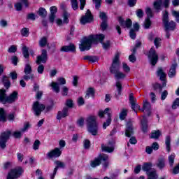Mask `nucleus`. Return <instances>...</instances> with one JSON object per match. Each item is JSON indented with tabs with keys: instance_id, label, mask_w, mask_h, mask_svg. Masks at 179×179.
<instances>
[{
	"instance_id": "1",
	"label": "nucleus",
	"mask_w": 179,
	"mask_h": 179,
	"mask_svg": "<svg viewBox=\"0 0 179 179\" xmlns=\"http://www.w3.org/2000/svg\"><path fill=\"white\" fill-rule=\"evenodd\" d=\"M104 34H97V35H90L88 37H85L80 41V44L79 45V48L80 51H89L92 48V44L93 43H101L103 44V48L104 50H108L111 43L110 41L103 43V40L105 38Z\"/></svg>"
},
{
	"instance_id": "2",
	"label": "nucleus",
	"mask_w": 179,
	"mask_h": 179,
	"mask_svg": "<svg viewBox=\"0 0 179 179\" xmlns=\"http://www.w3.org/2000/svg\"><path fill=\"white\" fill-rule=\"evenodd\" d=\"M121 67V62H120V53L117 52L115 55L111 66L110 67V72L115 75V79L120 80V79H124L125 73L120 71Z\"/></svg>"
},
{
	"instance_id": "3",
	"label": "nucleus",
	"mask_w": 179,
	"mask_h": 179,
	"mask_svg": "<svg viewBox=\"0 0 179 179\" xmlns=\"http://www.w3.org/2000/svg\"><path fill=\"white\" fill-rule=\"evenodd\" d=\"M163 23L166 31V38H170V31H173L176 29V22L174 21L169 22V13L167 11H165L163 15Z\"/></svg>"
},
{
	"instance_id": "4",
	"label": "nucleus",
	"mask_w": 179,
	"mask_h": 179,
	"mask_svg": "<svg viewBox=\"0 0 179 179\" xmlns=\"http://www.w3.org/2000/svg\"><path fill=\"white\" fill-rule=\"evenodd\" d=\"M87 127L90 134H92L94 136H96L99 132V126H97V122L96 121V117L90 116L87 119Z\"/></svg>"
},
{
	"instance_id": "5",
	"label": "nucleus",
	"mask_w": 179,
	"mask_h": 179,
	"mask_svg": "<svg viewBox=\"0 0 179 179\" xmlns=\"http://www.w3.org/2000/svg\"><path fill=\"white\" fill-rule=\"evenodd\" d=\"M110 110L111 109H110V108H106L104 110H99L98 113V115L100 118H104V115H106L108 116L106 122L103 124V129H106L107 127H109L110 124H111V113L109 112Z\"/></svg>"
},
{
	"instance_id": "6",
	"label": "nucleus",
	"mask_w": 179,
	"mask_h": 179,
	"mask_svg": "<svg viewBox=\"0 0 179 179\" xmlns=\"http://www.w3.org/2000/svg\"><path fill=\"white\" fill-rule=\"evenodd\" d=\"M108 155L106 154H102L99 155L98 158H96L93 161H91L90 166L93 169L97 167V166H100L101 164V162H108Z\"/></svg>"
},
{
	"instance_id": "7",
	"label": "nucleus",
	"mask_w": 179,
	"mask_h": 179,
	"mask_svg": "<svg viewBox=\"0 0 179 179\" xmlns=\"http://www.w3.org/2000/svg\"><path fill=\"white\" fill-rule=\"evenodd\" d=\"M115 148V139L114 138H112L108 141V145H106L104 144L101 145V149L103 152H106L107 153H113V152H114Z\"/></svg>"
},
{
	"instance_id": "8",
	"label": "nucleus",
	"mask_w": 179,
	"mask_h": 179,
	"mask_svg": "<svg viewBox=\"0 0 179 179\" xmlns=\"http://www.w3.org/2000/svg\"><path fill=\"white\" fill-rule=\"evenodd\" d=\"M11 134L10 131H6L1 134L0 136V147L1 149L6 148V142H8V139H9Z\"/></svg>"
},
{
	"instance_id": "9",
	"label": "nucleus",
	"mask_w": 179,
	"mask_h": 179,
	"mask_svg": "<svg viewBox=\"0 0 179 179\" xmlns=\"http://www.w3.org/2000/svg\"><path fill=\"white\" fill-rule=\"evenodd\" d=\"M148 58L152 66H155V65L157 64V61H159V55H157V53L156 52V50H155V48H152L150 50V52L148 54Z\"/></svg>"
},
{
	"instance_id": "10",
	"label": "nucleus",
	"mask_w": 179,
	"mask_h": 179,
	"mask_svg": "<svg viewBox=\"0 0 179 179\" xmlns=\"http://www.w3.org/2000/svg\"><path fill=\"white\" fill-rule=\"evenodd\" d=\"M93 22V15L90 10H87L85 15H83L80 20L81 24H86L87 23H92Z\"/></svg>"
},
{
	"instance_id": "11",
	"label": "nucleus",
	"mask_w": 179,
	"mask_h": 179,
	"mask_svg": "<svg viewBox=\"0 0 179 179\" xmlns=\"http://www.w3.org/2000/svg\"><path fill=\"white\" fill-rule=\"evenodd\" d=\"M57 82L58 83L52 82L50 84L51 87H52L55 93H59V85H66V80L64 78H57Z\"/></svg>"
},
{
	"instance_id": "12",
	"label": "nucleus",
	"mask_w": 179,
	"mask_h": 179,
	"mask_svg": "<svg viewBox=\"0 0 179 179\" xmlns=\"http://www.w3.org/2000/svg\"><path fill=\"white\" fill-rule=\"evenodd\" d=\"M22 173H23L22 168L13 169L8 173L7 179H17L22 176Z\"/></svg>"
},
{
	"instance_id": "13",
	"label": "nucleus",
	"mask_w": 179,
	"mask_h": 179,
	"mask_svg": "<svg viewBox=\"0 0 179 179\" xmlns=\"http://www.w3.org/2000/svg\"><path fill=\"white\" fill-rule=\"evenodd\" d=\"M32 71L33 70L31 69V66H30L29 64H27L24 69V73L25 75L23 76V80H29L30 79H34V74H31Z\"/></svg>"
},
{
	"instance_id": "14",
	"label": "nucleus",
	"mask_w": 179,
	"mask_h": 179,
	"mask_svg": "<svg viewBox=\"0 0 179 179\" xmlns=\"http://www.w3.org/2000/svg\"><path fill=\"white\" fill-rule=\"evenodd\" d=\"M32 108L34 110V115L38 116L41 114V112L45 110V106L40 103L38 101H36L34 103Z\"/></svg>"
},
{
	"instance_id": "15",
	"label": "nucleus",
	"mask_w": 179,
	"mask_h": 179,
	"mask_svg": "<svg viewBox=\"0 0 179 179\" xmlns=\"http://www.w3.org/2000/svg\"><path fill=\"white\" fill-rule=\"evenodd\" d=\"M47 59H48V55L47 54V50L45 49H43L41 50V55L37 56L36 57V64L37 65H40V64H45L47 62Z\"/></svg>"
},
{
	"instance_id": "16",
	"label": "nucleus",
	"mask_w": 179,
	"mask_h": 179,
	"mask_svg": "<svg viewBox=\"0 0 179 179\" xmlns=\"http://www.w3.org/2000/svg\"><path fill=\"white\" fill-rule=\"evenodd\" d=\"M129 101L131 106V110H133V111L136 114L138 113L136 110H141V106L139 104L136 103V99L134 97V95L130 94L129 97Z\"/></svg>"
},
{
	"instance_id": "17",
	"label": "nucleus",
	"mask_w": 179,
	"mask_h": 179,
	"mask_svg": "<svg viewBox=\"0 0 179 179\" xmlns=\"http://www.w3.org/2000/svg\"><path fill=\"white\" fill-rule=\"evenodd\" d=\"M157 76H158V78H159L160 80L163 82V87H166V86L167 85V83L166 82V76H167V75L166 74V73H164V71L162 67L158 68L157 71Z\"/></svg>"
},
{
	"instance_id": "18",
	"label": "nucleus",
	"mask_w": 179,
	"mask_h": 179,
	"mask_svg": "<svg viewBox=\"0 0 179 179\" xmlns=\"http://www.w3.org/2000/svg\"><path fill=\"white\" fill-rule=\"evenodd\" d=\"M118 22L120 26H122V27H123L124 29H129L131 26H132V21L131 20V19H127L126 20H124L122 17H119Z\"/></svg>"
},
{
	"instance_id": "19",
	"label": "nucleus",
	"mask_w": 179,
	"mask_h": 179,
	"mask_svg": "<svg viewBox=\"0 0 179 179\" xmlns=\"http://www.w3.org/2000/svg\"><path fill=\"white\" fill-rule=\"evenodd\" d=\"M19 93L16 91H13L9 96H7V104H12L15 103L17 99H19Z\"/></svg>"
},
{
	"instance_id": "20",
	"label": "nucleus",
	"mask_w": 179,
	"mask_h": 179,
	"mask_svg": "<svg viewBox=\"0 0 179 179\" xmlns=\"http://www.w3.org/2000/svg\"><path fill=\"white\" fill-rule=\"evenodd\" d=\"M62 154V151L61 150V149L55 148L53 150L49 152L47 154V156L48 157H49V159H52V157H59Z\"/></svg>"
},
{
	"instance_id": "21",
	"label": "nucleus",
	"mask_w": 179,
	"mask_h": 179,
	"mask_svg": "<svg viewBox=\"0 0 179 179\" xmlns=\"http://www.w3.org/2000/svg\"><path fill=\"white\" fill-rule=\"evenodd\" d=\"M55 163L57 166L54 169L53 174L50 175L51 179H54L55 178V175L57 174V172L58 171V169H65V163H64L61 161H56Z\"/></svg>"
},
{
	"instance_id": "22",
	"label": "nucleus",
	"mask_w": 179,
	"mask_h": 179,
	"mask_svg": "<svg viewBox=\"0 0 179 179\" xmlns=\"http://www.w3.org/2000/svg\"><path fill=\"white\" fill-rule=\"evenodd\" d=\"M76 50V48L75 47V45L71 43L69 45H64L62 47L60 51H62V52H74Z\"/></svg>"
},
{
	"instance_id": "23",
	"label": "nucleus",
	"mask_w": 179,
	"mask_h": 179,
	"mask_svg": "<svg viewBox=\"0 0 179 179\" xmlns=\"http://www.w3.org/2000/svg\"><path fill=\"white\" fill-rule=\"evenodd\" d=\"M68 107H64L62 110V111H59L57 113V120H62V118H65V117H68L69 115V113H68L69 111Z\"/></svg>"
},
{
	"instance_id": "24",
	"label": "nucleus",
	"mask_w": 179,
	"mask_h": 179,
	"mask_svg": "<svg viewBox=\"0 0 179 179\" xmlns=\"http://www.w3.org/2000/svg\"><path fill=\"white\" fill-rule=\"evenodd\" d=\"M8 95L6 94V90H0V103L1 104H7Z\"/></svg>"
},
{
	"instance_id": "25",
	"label": "nucleus",
	"mask_w": 179,
	"mask_h": 179,
	"mask_svg": "<svg viewBox=\"0 0 179 179\" xmlns=\"http://www.w3.org/2000/svg\"><path fill=\"white\" fill-rule=\"evenodd\" d=\"M142 111H145V113H148V115H150V111H152V106L149 101H143Z\"/></svg>"
},
{
	"instance_id": "26",
	"label": "nucleus",
	"mask_w": 179,
	"mask_h": 179,
	"mask_svg": "<svg viewBox=\"0 0 179 179\" xmlns=\"http://www.w3.org/2000/svg\"><path fill=\"white\" fill-rule=\"evenodd\" d=\"M132 134H134V127H132V123L128 122L127 124L125 136H127V138H131V135H132Z\"/></svg>"
},
{
	"instance_id": "27",
	"label": "nucleus",
	"mask_w": 179,
	"mask_h": 179,
	"mask_svg": "<svg viewBox=\"0 0 179 179\" xmlns=\"http://www.w3.org/2000/svg\"><path fill=\"white\" fill-rule=\"evenodd\" d=\"M21 3H17L15 5V8L16 10H22V3L25 6V8L29 7V1L28 0H20Z\"/></svg>"
},
{
	"instance_id": "28",
	"label": "nucleus",
	"mask_w": 179,
	"mask_h": 179,
	"mask_svg": "<svg viewBox=\"0 0 179 179\" xmlns=\"http://www.w3.org/2000/svg\"><path fill=\"white\" fill-rule=\"evenodd\" d=\"M115 86L117 87V90L115 96L116 99H118L119 96H121V93L122 92V83H121V81H117L115 83Z\"/></svg>"
},
{
	"instance_id": "29",
	"label": "nucleus",
	"mask_w": 179,
	"mask_h": 179,
	"mask_svg": "<svg viewBox=\"0 0 179 179\" xmlns=\"http://www.w3.org/2000/svg\"><path fill=\"white\" fill-rule=\"evenodd\" d=\"M155 165L159 170H163L166 167V159L164 158H159L157 161Z\"/></svg>"
},
{
	"instance_id": "30",
	"label": "nucleus",
	"mask_w": 179,
	"mask_h": 179,
	"mask_svg": "<svg viewBox=\"0 0 179 179\" xmlns=\"http://www.w3.org/2000/svg\"><path fill=\"white\" fill-rule=\"evenodd\" d=\"M165 145L168 153H170L171 150V137L170 136H166L165 139Z\"/></svg>"
},
{
	"instance_id": "31",
	"label": "nucleus",
	"mask_w": 179,
	"mask_h": 179,
	"mask_svg": "<svg viewBox=\"0 0 179 179\" xmlns=\"http://www.w3.org/2000/svg\"><path fill=\"white\" fill-rule=\"evenodd\" d=\"M127 115H128V109L122 108L119 114L120 120H121V121H124V120L127 118Z\"/></svg>"
},
{
	"instance_id": "32",
	"label": "nucleus",
	"mask_w": 179,
	"mask_h": 179,
	"mask_svg": "<svg viewBox=\"0 0 179 179\" xmlns=\"http://www.w3.org/2000/svg\"><path fill=\"white\" fill-rule=\"evenodd\" d=\"M1 80L6 89H9L10 87V81L9 80L8 77H7L6 76H3Z\"/></svg>"
},
{
	"instance_id": "33",
	"label": "nucleus",
	"mask_w": 179,
	"mask_h": 179,
	"mask_svg": "<svg viewBox=\"0 0 179 179\" xmlns=\"http://www.w3.org/2000/svg\"><path fill=\"white\" fill-rule=\"evenodd\" d=\"M141 125L143 132H148V119L145 116L143 117V120H141Z\"/></svg>"
},
{
	"instance_id": "34",
	"label": "nucleus",
	"mask_w": 179,
	"mask_h": 179,
	"mask_svg": "<svg viewBox=\"0 0 179 179\" xmlns=\"http://www.w3.org/2000/svg\"><path fill=\"white\" fill-rule=\"evenodd\" d=\"M153 166V164L151 162H147L143 164L142 166V170L143 171H146V173H150V169Z\"/></svg>"
},
{
	"instance_id": "35",
	"label": "nucleus",
	"mask_w": 179,
	"mask_h": 179,
	"mask_svg": "<svg viewBox=\"0 0 179 179\" xmlns=\"http://www.w3.org/2000/svg\"><path fill=\"white\" fill-rule=\"evenodd\" d=\"M0 121L6 122V112L3 108H0Z\"/></svg>"
},
{
	"instance_id": "36",
	"label": "nucleus",
	"mask_w": 179,
	"mask_h": 179,
	"mask_svg": "<svg viewBox=\"0 0 179 179\" xmlns=\"http://www.w3.org/2000/svg\"><path fill=\"white\" fill-rule=\"evenodd\" d=\"M176 68H177V64H172L169 73V78L176 76Z\"/></svg>"
},
{
	"instance_id": "37",
	"label": "nucleus",
	"mask_w": 179,
	"mask_h": 179,
	"mask_svg": "<svg viewBox=\"0 0 179 179\" xmlns=\"http://www.w3.org/2000/svg\"><path fill=\"white\" fill-rule=\"evenodd\" d=\"M176 159V154L172 153L171 155L168 157V162L170 167H173L174 166V160Z\"/></svg>"
},
{
	"instance_id": "38",
	"label": "nucleus",
	"mask_w": 179,
	"mask_h": 179,
	"mask_svg": "<svg viewBox=\"0 0 179 179\" xmlns=\"http://www.w3.org/2000/svg\"><path fill=\"white\" fill-rule=\"evenodd\" d=\"M160 135H162V133L159 130L153 131L151 134L150 138L151 139H159V138H160Z\"/></svg>"
},
{
	"instance_id": "39",
	"label": "nucleus",
	"mask_w": 179,
	"mask_h": 179,
	"mask_svg": "<svg viewBox=\"0 0 179 179\" xmlns=\"http://www.w3.org/2000/svg\"><path fill=\"white\" fill-rule=\"evenodd\" d=\"M163 3V1L162 0H157L154 2V8L156 10H160L162 8V5Z\"/></svg>"
},
{
	"instance_id": "40",
	"label": "nucleus",
	"mask_w": 179,
	"mask_h": 179,
	"mask_svg": "<svg viewBox=\"0 0 179 179\" xmlns=\"http://www.w3.org/2000/svg\"><path fill=\"white\" fill-rule=\"evenodd\" d=\"M83 59L90 61V62H97L99 58L96 56H85L84 57Z\"/></svg>"
},
{
	"instance_id": "41",
	"label": "nucleus",
	"mask_w": 179,
	"mask_h": 179,
	"mask_svg": "<svg viewBox=\"0 0 179 179\" xmlns=\"http://www.w3.org/2000/svg\"><path fill=\"white\" fill-rule=\"evenodd\" d=\"M38 15H39L41 17H45V16H47V10L45 8L41 7L38 10Z\"/></svg>"
},
{
	"instance_id": "42",
	"label": "nucleus",
	"mask_w": 179,
	"mask_h": 179,
	"mask_svg": "<svg viewBox=\"0 0 179 179\" xmlns=\"http://www.w3.org/2000/svg\"><path fill=\"white\" fill-rule=\"evenodd\" d=\"M90 97H94V90L93 88L88 89L85 94V99H89Z\"/></svg>"
},
{
	"instance_id": "43",
	"label": "nucleus",
	"mask_w": 179,
	"mask_h": 179,
	"mask_svg": "<svg viewBox=\"0 0 179 179\" xmlns=\"http://www.w3.org/2000/svg\"><path fill=\"white\" fill-rule=\"evenodd\" d=\"M20 33L22 37H29V34H30L29 28H23L22 29H21Z\"/></svg>"
},
{
	"instance_id": "44",
	"label": "nucleus",
	"mask_w": 179,
	"mask_h": 179,
	"mask_svg": "<svg viewBox=\"0 0 179 179\" xmlns=\"http://www.w3.org/2000/svg\"><path fill=\"white\" fill-rule=\"evenodd\" d=\"M47 44H48V39L46 37H43L39 41L40 47H42V48L45 47V45H47Z\"/></svg>"
},
{
	"instance_id": "45",
	"label": "nucleus",
	"mask_w": 179,
	"mask_h": 179,
	"mask_svg": "<svg viewBox=\"0 0 179 179\" xmlns=\"http://www.w3.org/2000/svg\"><path fill=\"white\" fill-rule=\"evenodd\" d=\"M145 13L147 15V18L150 19V17H153V11L152 8L148 7L145 9Z\"/></svg>"
},
{
	"instance_id": "46",
	"label": "nucleus",
	"mask_w": 179,
	"mask_h": 179,
	"mask_svg": "<svg viewBox=\"0 0 179 179\" xmlns=\"http://www.w3.org/2000/svg\"><path fill=\"white\" fill-rule=\"evenodd\" d=\"M144 29H149L150 26H152V21H150V18H146L144 22Z\"/></svg>"
},
{
	"instance_id": "47",
	"label": "nucleus",
	"mask_w": 179,
	"mask_h": 179,
	"mask_svg": "<svg viewBox=\"0 0 179 179\" xmlns=\"http://www.w3.org/2000/svg\"><path fill=\"white\" fill-rule=\"evenodd\" d=\"M69 13H68L67 12H64L63 13V23H66V24H68L69 23Z\"/></svg>"
},
{
	"instance_id": "48",
	"label": "nucleus",
	"mask_w": 179,
	"mask_h": 179,
	"mask_svg": "<svg viewBox=\"0 0 179 179\" xmlns=\"http://www.w3.org/2000/svg\"><path fill=\"white\" fill-rule=\"evenodd\" d=\"M22 54L25 58H29V48H27L26 46L22 47Z\"/></svg>"
},
{
	"instance_id": "49",
	"label": "nucleus",
	"mask_w": 179,
	"mask_h": 179,
	"mask_svg": "<svg viewBox=\"0 0 179 179\" xmlns=\"http://www.w3.org/2000/svg\"><path fill=\"white\" fill-rule=\"evenodd\" d=\"M40 145H41V143L38 140H36L33 144L34 150H38L40 149Z\"/></svg>"
},
{
	"instance_id": "50",
	"label": "nucleus",
	"mask_w": 179,
	"mask_h": 179,
	"mask_svg": "<svg viewBox=\"0 0 179 179\" xmlns=\"http://www.w3.org/2000/svg\"><path fill=\"white\" fill-rule=\"evenodd\" d=\"M141 45H142V42H141L139 41H136L135 47L131 50L132 52L134 54H135L136 52L137 48H139V47H141Z\"/></svg>"
},
{
	"instance_id": "51",
	"label": "nucleus",
	"mask_w": 179,
	"mask_h": 179,
	"mask_svg": "<svg viewBox=\"0 0 179 179\" xmlns=\"http://www.w3.org/2000/svg\"><path fill=\"white\" fill-rule=\"evenodd\" d=\"M122 68L124 72H126L127 73L131 71V68H129V65L127 64V63H122Z\"/></svg>"
},
{
	"instance_id": "52",
	"label": "nucleus",
	"mask_w": 179,
	"mask_h": 179,
	"mask_svg": "<svg viewBox=\"0 0 179 179\" xmlns=\"http://www.w3.org/2000/svg\"><path fill=\"white\" fill-rule=\"evenodd\" d=\"M71 6L73 10H76L79 8V6H78V0H71Z\"/></svg>"
},
{
	"instance_id": "53",
	"label": "nucleus",
	"mask_w": 179,
	"mask_h": 179,
	"mask_svg": "<svg viewBox=\"0 0 179 179\" xmlns=\"http://www.w3.org/2000/svg\"><path fill=\"white\" fill-rule=\"evenodd\" d=\"M13 136H14L15 138L19 139L22 138V131H16L13 133Z\"/></svg>"
},
{
	"instance_id": "54",
	"label": "nucleus",
	"mask_w": 179,
	"mask_h": 179,
	"mask_svg": "<svg viewBox=\"0 0 179 179\" xmlns=\"http://www.w3.org/2000/svg\"><path fill=\"white\" fill-rule=\"evenodd\" d=\"M37 72L38 73H40V75H43V73H44V65L39 64L37 68Z\"/></svg>"
},
{
	"instance_id": "55",
	"label": "nucleus",
	"mask_w": 179,
	"mask_h": 179,
	"mask_svg": "<svg viewBox=\"0 0 179 179\" xmlns=\"http://www.w3.org/2000/svg\"><path fill=\"white\" fill-rule=\"evenodd\" d=\"M163 85H160L159 83H155L154 85V89L155 90H159V92H162V90H163Z\"/></svg>"
},
{
	"instance_id": "56",
	"label": "nucleus",
	"mask_w": 179,
	"mask_h": 179,
	"mask_svg": "<svg viewBox=\"0 0 179 179\" xmlns=\"http://www.w3.org/2000/svg\"><path fill=\"white\" fill-rule=\"evenodd\" d=\"M136 31L134 30V29H130L129 31V36L131 37V38H132V40H135V38H136Z\"/></svg>"
},
{
	"instance_id": "57",
	"label": "nucleus",
	"mask_w": 179,
	"mask_h": 179,
	"mask_svg": "<svg viewBox=\"0 0 179 179\" xmlns=\"http://www.w3.org/2000/svg\"><path fill=\"white\" fill-rule=\"evenodd\" d=\"M65 105L66 106V107H68L69 108H72V107H73V101H72V99H68Z\"/></svg>"
},
{
	"instance_id": "58",
	"label": "nucleus",
	"mask_w": 179,
	"mask_h": 179,
	"mask_svg": "<svg viewBox=\"0 0 179 179\" xmlns=\"http://www.w3.org/2000/svg\"><path fill=\"white\" fill-rule=\"evenodd\" d=\"M162 42V38H155L154 41V44L156 47V48H159V46L160 45V43Z\"/></svg>"
},
{
	"instance_id": "59",
	"label": "nucleus",
	"mask_w": 179,
	"mask_h": 179,
	"mask_svg": "<svg viewBox=\"0 0 179 179\" xmlns=\"http://www.w3.org/2000/svg\"><path fill=\"white\" fill-rule=\"evenodd\" d=\"M136 16L139 17V19H142L143 17V10L142 9H138L136 11Z\"/></svg>"
},
{
	"instance_id": "60",
	"label": "nucleus",
	"mask_w": 179,
	"mask_h": 179,
	"mask_svg": "<svg viewBox=\"0 0 179 179\" xmlns=\"http://www.w3.org/2000/svg\"><path fill=\"white\" fill-rule=\"evenodd\" d=\"M92 1L95 3V8L100 9V6L101 5V0H92Z\"/></svg>"
},
{
	"instance_id": "61",
	"label": "nucleus",
	"mask_w": 179,
	"mask_h": 179,
	"mask_svg": "<svg viewBox=\"0 0 179 179\" xmlns=\"http://www.w3.org/2000/svg\"><path fill=\"white\" fill-rule=\"evenodd\" d=\"M68 92H69V89L66 86H64L62 87V96H68Z\"/></svg>"
},
{
	"instance_id": "62",
	"label": "nucleus",
	"mask_w": 179,
	"mask_h": 179,
	"mask_svg": "<svg viewBox=\"0 0 179 179\" xmlns=\"http://www.w3.org/2000/svg\"><path fill=\"white\" fill-rule=\"evenodd\" d=\"M178 106H179V99L178 98L174 101L172 105L173 110H176L178 107Z\"/></svg>"
},
{
	"instance_id": "63",
	"label": "nucleus",
	"mask_w": 179,
	"mask_h": 179,
	"mask_svg": "<svg viewBox=\"0 0 179 179\" xmlns=\"http://www.w3.org/2000/svg\"><path fill=\"white\" fill-rule=\"evenodd\" d=\"M50 15H55L58 12V8L56 6H52L50 8Z\"/></svg>"
},
{
	"instance_id": "64",
	"label": "nucleus",
	"mask_w": 179,
	"mask_h": 179,
	"mask_svg": "<svg viewBox=\"0 0 179 179\" xmlns=\"http://www.w3.org/2000/svg\"><path fill=\"white\" fill-rule=\"evenodd\" d=\"M84 148L85 149H89L90 148V141L89 140L84 141Z\"/></svg>"
}]
</instances>
